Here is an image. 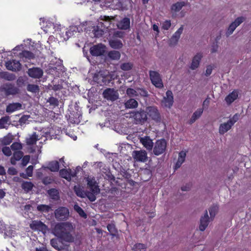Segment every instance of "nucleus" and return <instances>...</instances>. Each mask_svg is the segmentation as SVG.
Returning <instances> with one entry per match:
<instances>
[{
    "label": "nucleus",
    "mask_w": 251,
    "mask_h": 251,
    "mask_svg": "<svg viewBox=\"0 0 251 251\" xmlns=\"http://www.w3.org/2000/svg\"><path fill=\"white\" fill-rule=\"evenodd\" d=\"M75 228L72 223L66 222L58 223L51 227V233L65 242L72 243L74 241Z\"/></svg>",
    "instance_id": "f257e3e1"
},
{
    "label": "nucleus",
    "mask_w": 251,
    "mask_h": 251,
    "mask_svg": "<svg viewBox=\"0 0 251 251\" xmlns=\"http://www.w3.org/2000/svg\"><path fill=\"white\" fill-rule=\"evenodd\" d=\"M130 117L133 120L135 124H144L148 119L147 114L146 110H139L131 112L130 113Z\"/></svg>",
    "instance_id": "f03ea898"
},
{
    "label": "nucleus",
    "mask_w": 251,
    "mask_h": 251,
    "mask_svg": "<svg viewBox=\"0 0 251 251\" xmlns=\"http://www.w3.org/2000/svg\"><path fill=\"white\" fill-rule=\"evenodd\" d=\"M146 111L147 117L149 116L156 123H159L161 122L160 113L157 107L154 106H148L146 108Z\"/></svg>",
    "instance_id": "7ed1b4c3"
},
{
    "label": "nucleus",
    "mask_w": 251,
    "mask_h": 251,
    "mask_svg": "<svg viewBox=\"0 0 251 251\" xmlns=\"http://www.w3.org/2000/svg\"><path fill=\"white\" fill-rule=\"evenodd\" d=\"M153 147V154L158 156L165 152L167 147V142L164 139L158 140L155 142Z\"/></svg>",
    "instance_id": "20e7f679"
},
{
    "label": "nucleus",
    "mask_w": 251,
    "mask_h": 251,
    "mask_svg": "<svg viewBox=\"0 0 251 251\" xmlns=\"http://www.w3.org/2000/svg\"><path fill=\"white\" fill-rule=\"evenodd\" d=\"M149 75L151 83L156 88H162L163 83L160 74L155 71H150Z\"/></svg>",
    "instance_id": "39448f33"
},
{
    "label": "nucleus",
    "mask_w": 251,
    "mask_h": 251,
    "mask_svg": "<svg viewBox=\"0 0 251 251\" xmlns=\"http://www.w3.org/2000/svg\"><path fill=\"white\" fill-rule=\"evenodd\" d=\"M135 161L145 163L148 161V154L144 150L133 151L131 153Z\"/></svg>",
    "instance_id": "423d86ee"
},
{
    "label": "nucleus",
    "mask_w": 251,
    "mask_h": 251,
    "mask_svg": "<svg viewBox=\"0 0 251 251\" xmlns=\"http://www.w3.org/2000/svg\"><path fill=\"white\" fill-rule=\"evenodd\" d=\"M103 97L107 100L114 101L119 99V93L117 90L113 88H106L102 93Z\"/></svg>",
    "instance_id": "0eeeda50"
},
{
    "label": "nucleus",
    "mask_w": 251,
    "mask_h": 251,
    "mask_svg": "<svg viewBox=\"0 0 251 251\" xmlns=\"http://www.w3.org/2000/svg\"><path fill=\"white\" fill-rule=\"evenodd\" d=\"M55 218L59 221L66 220L69 216V211L67 208L60 207L54 212Z\"/></svg>",
    "instance_id": "6e6552de"
},
{
    "label": "nucleus",
    "mask_w": 251,
    "mask_h": 251,
    "mask_svg": "<svg viewBox=\"0 0 251 251\" xmlns=\"http://www.w3.org/2000/svg\"><path fill=\"white\" fill-rule=\"evenodd\" d=\"M1 91L7 96L14 95L19 93V89L14 84L6 83L1 86Z\"/></svg>",
    "instance_id": "1a4fd4ad"
},
{
    "label": "nucleus",
    "mask_w": 251,
    "mask_h": 251,
    "mask_svg": "<svg viewBox=\"0 0 251 251\" xmlns=\"http://www.w3.org/2000/svg\"><path fill=\"white\" fill-rule=\"evenodd\" d=\"M245 20L244 17H239L236 18L234 22L230 24L226 32V36H229L233 33L236 28L242 23Z\"/></svg>",
    "instance_id": "9d476101"
},
{
    "label": "nucleus",
    "mask_w": 251,
    "mask_h": 251,
    "mask_svg": "<svg viewBox=\"0 0 251 251\" xmlns=\"http://www.w3.org/2000/svg\"><path fill=\"white\" fill-rule=\"evenodd\" d=\"M174 97L173 93L171 91H167L166 93V96L164 97L161 101V104L163 106L170 108L173 104Z\"/></svg>",
    "instance_id": "9b49d317"
},
{
    "label": "nucleus",
    "mask_w": 251,
    "mask_h": 251,
    "mask_svg": "<svg viewBox=\"0 0 251 251\" xmlns=\"http://www.w3.org/2000/svg\"><path fill=\"white\" fill-rule=\"evenodd\" d=\"M30 228L34 230H39L45 233L48 230V226L40 221H33L30 224Z\"/></svg>",
    "instance_id": "f8f14e48"
},
{
    "label": "nucleus",
    "mask_w": 251,
    "mask_h": 251,
    "mask_svg": "<svg viewBox=\"0 0 251 251\" xmlns=\"http://www.w3.org/2000/svg\"><path fill=\"white\" fill-rule=\"evenodd\" d=\"M105 50V46L101 44L94 45L90 48V52L93 56L102 55Z\"/></svg>",
    "instance_id": "ddd939ff"
},
{
    "label": "nucleus",
    "mask_w": 251,
    "mask_h": 251,
    "mask_svg": "<svg viewBox=\"0 0 251 251\" xmlns=\"http://www.w3.org/2000/svg\"><path fill=\"white\" fill-rule=\"evenodd\" d=\"M113 18L110 17L109 16H100V21L99 22L98 25V27H101L104 30H106L107 29L109 25L111 24V20H113Z\"/></svg>",
    "instance_id": "4468645a"
},
{
    "label": "nucleus",
    "mask_w": 251,
    "mask_h": 251,
    "mask_svg": "<svg viewBox=\"0 0 251 251\" xmlns=\"http://www.w3.org/2000/svg\"><path fill=\"white\" fill-rule=\"evenodd\" d=\"M28 75L33 78H40L43 75V71L38 67H33L28 69Z\"/></svg>",
    "instance_id": "2eb2a0df"
},
{
    "label": "nucleus",
    "mask_w": 251,
    "mask_h": 251,
    "mask_svg": "<svg viewBox=\"0 0 251 251\" xmlns=\"http://www.w3.org/2000/svg\"><path fill=\"white\" fill-rule=\"evenodd\" d=\"M210 219L207 211L206 210L204 215L201 216L200 219L199 229L201 231H203L206 228L209 223Z\"/></svg>",
    "instance_id": "dca6fc26"
},
{
    "label": "nucleus",
    "mask_w": 251,
    "mask_h": 251,
    "mask_svg": "<svg viewBox=\"0 0 251 251\" xmlns=\"http://www.w3.org/2000/svg\"><path fill=\"white\" fill-rule=\"evenodd\" d=\"M6 68L12 71H19L21 68V65L19 61L16 60L9 61L5 63Z\"/></svg>",
    "instance_id": "f3484780"
},
{
    "label": "nucleus",
    "mask_w": 251,
    "mask_h": 251,
    "mask_svg": "<svg viewBox=\"0 0 251 251\" xmlns=\"http://www.w3.org/2000/svg\"><path fill=\"white\" fill-rule=\"evenodd\" d=\"M183 30V25H181L178 30L175 32L170 40L169 44L170 46H174L177 44Z\"/></svg>",
    "instance_id": "a211bd4d"
},
{
    "label": "nucleus",
    "mask_w": 251,
    "mask_h": 251,
    "mask_svg": "<svg viewBox=\"0 0 251 251\" xmlns=\"http://www.w3.org/2000/svg\"><path fill=\"white\" fill-rule=\"evenodd\" d=\"M140 142L148 151H152L153 143L150 137L145 136L142 137L140 139Z\"/></svg>",
    "instance_id": "6ab92c4d"
},
{
    "label": "nucleus",
    "mask_w": 251,
    "mask_h": 251,
    "mask_svg": "<svg viewBox=\"0 0 251 251\" xmlns=\"http://www.w3.org/2000/svg\"><path fill=\"white\" fill-rule=\"evenodd\" d=\"M202 57L201 53H197L193 58L190 68L195 70L199 67L200 61Z\"/></svg>",
    "instance_id": "aec40b11"
},
{
    "label": "nucleus",
    "mask_w": 251,
    "mask_h": 251,
    "mask_svg": "<svg viewBox=\"0 0 251 251\" xmlns=\"http://www.w3.org/2000/svg\"><path fill=\"white\" fill-rule=\"evenodd\" d=\"M40 138L36 132L29 134L25 138V143L27 145L32 146L35 145L37 141L39 140Z\"/></svg>",
    "instance_id": "412c9836"
},
{
    "label": "nucleus",
    "mask_w": 251,
    "mask_h": 251,
    "mask_svg": "<svg viewBox=\"0 0 251 251\" xmlns=\"http://www.w3.org/2000/svg\"><path fill=\"white\" fill-rule=\"evenodd\" d=\"M87 185L90 190H93L94 193H100V189L98 185H97L95 179L94 178L88 177L87 178Z\"/></svg>",
    "instance_id": "4be33fe9"
},
{
    "label": "nucleus",
    "mask_w": 251,
    "mask_h": 251,
    "mask_svg": "<svg viewBox=\"0 0 251 251\" xmlns=\"http://www.w3.org/2000/svg\"><path fill=\"white\" fill-rule=\"evenodd\" d=\"M233 126L228 121L227 122L223 123L220 124L219 127V133L221 135H223L229 131Z\"/></svg>",
    "instance_id": "5701e85b"
},
{
    "label": "nucleus",
    "mask_w": 251,
    "mask_h": 251,
    "mask_svg": "<svg viewBox=\"0 0 251 251\" xmlns=\"http://www.w3.org/2000/svg\"><path fill=\"white\" fill-rule=\"evenodd\" d=\"M22 108V105L19 102L12 103L9 104L6 108V111L7 113H12Z\"/></svg>",
    "instance_id": "b1692460"
},
{
    "label": "nucleus",
    "mask_w": 251,
    "mask_h": 251,
    "mask_svg": "<svg viewBox=\"0 0 251 251\" xmlns=\"http://www.w3.org/2000/svg\"><path fill=\"white\" fill-rule=\"evenodd\" d=\"M107 74L104 71H100L98 73L95 74L94 76V79L95 81L98 83L104 82L105 81V77Z\"/></svg>",
    "instance_id": "393cba45"
},
{
    "label": "nucleus",
    "mask_w": 251,
    "mask_h": 251,
    "mask_svg": "<svg viewBox=\"0 0 251 251\" xmlns=\"http://www.w3.org/2000/svg\"><path fill=\"white\" fill-rule=\"evenodd\" d=\"M109 43L110 47L114 49H120L122 48L123 46L122 41L115 38L109 40Z\"/></svg>",
    "instance_id": "a878e982"
},
{
    "label": "nucleus",
    "mask_w": 251,
    "mask_h": 251,
    "mask_svg": "<svg viewBox=\"0 0 251 251\" xmlns=\"http://www.w3.org/2000/svg\"><path fill=\"white\" fill-rule=\"evenodd\" d=\"M238 97V92L236 90H234L228 95L225 98V100L227 104H230L235 100L237 99Z\"/></svg>",
    "instance_id": "bb28decb"
},
{
    "label": "nucleus",
    "mask_w": 251,
    "mask_h": 251,
    "mask_svg": "<svg viewBox=\"0 0 251 251\" xmlns=\"http://www.w3.org/2000/svg\"><path fill=\"white\" fill-rule=\"evenodd\" d=\"M118 27L122 29L126 30L130 27V20L128 18H124L118 24Z\"/></svg>",
    "instance_id": "cd10ccee"
},
{
    "label": "nucleus",
    "mask_w": 251,
    "mask_h": 251,
    "mask_svg": "<svg viewBox=\"0 0 251 251\" xmlns=\"http://www.w3.org/2000/svg\"><path fill=\"white\" fill-rule=\"evenodd\" d=\"M186 156V152L181 151L179 153L177 161L175 165V169L179 168L184 162Z\"/></svg>",
    "instance_id": "c85d7f7f"
},
{
    "label": "nucleus",
    "mask_w": 251,
    "mask_h": 251,
    "mask_svg": "<svg viewBox=\"0 0 251 251\" xmlns=\"http://www.w3.org/2000/svg\"><path fill=\"white\" fill-rule=\"evenodd\" d=\"M185 4L186 3L184 1H178L173 4L171 8L172 12L176 13L179 12Z\"/></svg>",
    "instance_id": "c756f323"
},
{
    "label": "nucleus",
    "mask_w": 251,
    "mask_h": 251,
    "mask_svg": "<svg viewBox=\"0 0 251 251\" xmlns=\"http://www.w3.org/2000/svg\"><path fill=\"white\" fill-rule=\"evenodd\" d=\"M11 124L9 116H4L0 119V128H7Z\"/></svg>",
    "instance_id": "7c9ffc66"
},
{
    "label": "nucleus",
    "mask_w": 251,
    "mask_h": 251,
    "mask_svg": "<svg viewBox=\"0 0 251 251\" xmlns=\"http://www.w3.org/2000/svg\"><path fill=\"white\" fill-rule=\"evenodd\" d=\"M23 156V152L21 151H14L13 156L11 158V163L15 165L17 161L20 160Z\"/></svg>",
    "instance_id": "2f4dec72"
},
{
    "label": "nucleus",
    "mask_w": 251,
    "mask_h": 251,
    "mask_svg": "<svg viewBox=\"0 0 251 251\" xmlns=\"http://www.w3.org/2000/svg\"><path fill=\"white\" fill-rule=\"evenodd\" d=\"M13 139V135L9 133L4 137L0 138V142L3 145H8L12 142Z\"/></svg>",
    "instance_id": "473e14b6"
},
{
    "label": "nucleus",
    "mask_w": 251,
    "mask_h": 251,
    "mask_svg": "<svg viewBox=\"0 0 251 251\" xmlns=\"http://www.w3.org/2000/svg\"><path fill=\"white\" fill-rule=\"evenodd\" d=\"M125 105L126 108L131 109L137 107L138 103L135 100L130 99L125 102Z\"/></svg>",
    "instance_id": "72a5a7b5"
},
{
    "label": "nucleus",
    "mask_w": 251,
    "mask_h": 251,
    "mask_svg": "<svg viewBox=\"0 0 251 251\" xmlns=\"http://www.w3.org/2000/svg\"><path fill=\"white\" fill-rule=\"evenodd\" d=\"M46 168L49 169L51 172H57L59 169V163L57 161H51Z\"/></svg>",
    "instance_id": "f704fd0d"
},
{
    "label": "nucleus",
    "mask_w": 251,
    "mask_h": 251,
    "mask_svg": "<svg viewBox=\"0 0 251 251\" xmlns=\"http://www.w3.org/2000/svg\"><path fill=\"white\" fill-rule=\"evenodd\" d=\"M0 77L8 81H12L16 78V76L14 74L8 72H0Z\"/></svg>",
    "instance_id": "c9c22d12"
},
{
    "label": "nucleus",
    "mask_w": 251,
    "mask_h": 251,
    "mask_svg": "<svg viewBox=\"0 0 251 251\" xmlns=\"http://www.w3.org/2000/svg\"><path fill=\"white\" fill-rule=\"evenodd\" d=\"M33 186L34 185L31 182L24 181L21 187L25 192L28 193L32 189Z\"/></svg>",
    "instance_id": "e433bc0d"
},
{
    "label": "nucleus",
    "mask_w": 251,
    "mask_h": 251,
    "mask_svg": "<svg viewBox=\"0 0 251 251\" xmlns=\"http://www.w3.org/2000/svg\"><path fill=\"white\" fill-rule=\"evenodd\" d=\"M203 112V109L201 108H199L197 109L193 114L191 119L190 120L189 123L190 124L194 123L197 119L199 118Z\"/></svg>",
    "instance_id": "4c0bfd02"
},
{
    "label": "nucleus",
    "mask_w": 251,
    "mask_h": 251,
    "mask_svg": "<svg viewBox=\"0 0 251 251\" xmlns=\"http://www.w3.org/2000/svg\"><path fill=\"white\" fill-rule=\"evenodd\" d=\"M74 190L78 197L82 198L86 197V192L83 190L82 188L80 186H75Z\"/></svg>",
    "instance_id": "58836bf2"
},
{
    "label": "nucleus",
    "mask_w": 251,
    "mask_h": 251,
    "mask_svg": "<svg viewBox=\"0 0 251 251\" xmlns=\"http://www.w3.org/2000/svg\"><path fill=\"white\" fill-rule=\"evenodd\" d=\"M219 210L217 205H213L209 208V212L210 216V219L213 220Z\"/></svg>",
    "instance_id": "ea45409f"
},
{
    "label": "nucleus",
    "mask_w": 251,
    "mask_h": 251,
    "mask_svg": "<svg viewBox=\"0 0 251 251\" xmlns=\"http://www.w3.org/2000/svg\"><path fill=\"white\" fill-rule=\"evenodd\" d=\"M108 56L112 60H118L120 58L121 54L117 50H112L108 52Z\"/></svg>",
    "instance_id": "a19ab883"
},
{
    "label": "nucleus",
    "mask_w": 251,
    "mask_h": 251,
    "mask_svg": "<svg viewBox=\"0 0 251 251\" xmlns=\"http://www.w3.org/2000/svg\"><path fill=\"white\" fill-rule=\"evenodd\" d=\"M48 193L50 197L54 200H57L59 199V193L58 191L55 189H50L48 191Z\"/></svg>",
    "instance_id": "79ce46f5"
},
{
    "label": "nucleus",
    "mask_w": 251,
    "mask_h": 251,
    "mask_svg": "<svg viewBox=\"0 0 251 251\" xmlns=\"http://www.w3.org/2000/svg\"><path fill=\"white\" fill-rule=\"evenodd\" d=\"M133 64L131 62H125L120 65V68L124 71H127L132 69Z\"/></svg>",
    "instance_id": "37998d69"
},
{
    "label": "nucleus",
    "mask_w": 251,
    "mask_h": 251,
    "mask_svg": "<svg viewBox=\"0 0 251 251\" xmlns=\"http://www.w3.org/2000/svg\"><path fill=\"white\" fill-rule=\"evenodd\" d=\"M37 209L41 212L48 213L51 210V206L46 204L38 205Z\"/></svg>",
    "instance_id": "c03bdc74"
},
{
    "label": "nucleus",
    "mask_w": 251,
    "mask_h": 251,
    "mask_svg": "<svg viewBox=\"0 0 251 251\" xmlns=\"http://www.w3.org/2000/svg\"><path fill=\"white\" fill-rule=\"evenodd\" d=\"M20 55L21 57H25L28 59H33L34 57L33 53L27 50L23 51Z\"/></svg>",
    "instance_id": "a18cd8bd"
},
{
    "label": "nucleus",
    "mask_w": 251,
    "mask_h": 251,
    "mask_svg": "<svg viewBox=\"0 0 251 251\" xmlns=\"http://www.w3.org/2000/svg\"><path fill=\"white\" fill-rule=\"evenodd\" d=\"M39 87L35 84H28L27 86V90L29 92L36 93L39 92Z\"/></svg>",
    "instance_id": "49530a36"
},
{
    "label": "nucleus",
    "mask_w": 251,
    "mask_h": 251,
    "mask_svg": "<svg viewBox=\"0 0 251 251\" xmlns=\"http://www.w3.org/2000/svg\"><path fill=\"white\" fill-rule=\"evenodd\" d=\"M94 191L93 190H90V191L86 192V197L88 198V199L91 201H94L96 200V195H98L99 193H94Z\"/></svg>",
    "instance_id": "de8ad7c7"
},
{
    "label": "nucleus",
    "mask_w": 251,
    "mask_h": 251,
    "mask_svg": "<svg viewBox=\"0 0 251 251\" xmlns=\"http://www.w3.org/2000/svg\"><path fill=\"white\" fill-rule=\"evenodd\" d=\"M74 208L81 217L84 218H87V215L84 212V210L79 206H78V205L75 204Z\"/></svg>",
    "instance_id": "09e8293b"
},
{
    "label": "nucleus",
    "mask_w": 251,
    "mask_h": 251,
    "mask_svg": "<svg viewBox=\"0 0 251 251\" xmlns=\"http://www.w3.org/2000/svg\"><path fill=\"white\" fill-rule=\"evenodd\" d=\"M50 244L53 248L58 251H60L62 249V247L59 246L58 241L56 238H53L51 239L50 241Z\"/></svg>",
    "instance_id": "8fccbe9b"
},
{
    "label": "nucleus",
    "mask_w": 251,
    "mask_h": 251,
    "mask_svg": "<svg viewBox=\"0 0 251 251\" xmlns=\"http://www.w3.org/2000/svg\"><path fill=\"white\" fill-rule=\"evenodd\" d=\"M133 251H146V246L142 244H135L133 247Z\"/></svg>",
    "instance_id": "3c124183"
},
{
    "label": "nucleus",
    "mask_w": 251,
    "mask_h": 251,
    "mask_svg": "<svg viewBox=\"0 0 251 251\" xmlns=\"http://www.w3.org/2000/svg\"><path fill=\"white\" fill-rule=\"evenodd\" d=\"M60 174L62 177L67 180L71 179V173L67 170H61L60 171Z\"/></svg>",
    "instance_id": "603ef678"
},
{
    "label": "nucleus",
    "mask_w": 251,
    "mask_h": 251,
    "mask_svg": "<svg viewBox=\"0 0 251 251\" xmlns=\"http://www.w3.org/2000/svg\"><path fill=\"white\" fill-rule=\"evenodd\" d=\"M126 94L130 97H134L138 96V92L132 88H127L126 91Z\"/></svg>",
    "instance_id": "864d4df0"
},
{
    "label": "nucleus",
    "mask_w": 251,
    "mask_h": 251,
    "mask_svg": "<svg viewBox=\"0 0 251 251\" xmlns=\"http://www.w3.org/2000/svg\"><path fill=\"white\" fill-rule=\"evenodd\" d=\"M94 31L95 36L96 37H100L103 34L105 30L101 27L98 28L97 25V28H95Z\"/></svg>",
    "instance_id": "5fc2aeb1"
},
{
    "label": "nucleus",
    "mask_w": 251,
    "mask_h": 251,
    "mask_svg": "<svg viewBox=\"0 0 251 251\" xmlns=\"http://www.w3.org/2000/svg\"><path fill=\"white\" fill-rule=\"evenodd\" d=\"M11 149L15 151H20L22 149V145L19 142H14L11 146Z\"/></svg>",
    "instance_id": "6e6d98bb"
},
{
    "label": "nucleus",
    "mask_w": 251,
    "mask_h": 251,
    "mask_svg": "<svg viewBox=\"0 0 251 251\" xmlns=\"http://www.w3.org/2000/svg\"><path fill=\"white\" fill-rule=\"evenodd\" d=\"M4 234L7 237H12L15 234V231L8 227L5 230Z\"/></svg>",
    "instance_id": "4d7b16f0"
},
{
    "label": "nucleus",
    "mask_w": 251,
    "mask_h": 251,
    "mask_svg": "<svg viewBox=\"0 0 251 251\" xmlns=\"http://www.w3.org/2000/svg\"><path fill=\"white\" fill-rule=\"evenodd\" d=\"M107 228L110 234L112 235H115L116 233V229L115 225L113 224H108Z\"/></svg>",
    "instance_id": "13d9d810"
},
{
    "label": "nucleus",
    "mask_w": 251,
    "mask_h": 251,
    "mask_svg": "<svg viewBox=\"0 0 251 251\" xmlns=\"http://www.w3.org/2000/svg\"><path fill=\"white\" fill-rule=\"evenodd\" d=\"M240 115L238 113L235 114L228 121L231 124L232 126L239 120Z\"/></svg>",
    "instance_id": "bf43d9fd"
},
{
    "label": "nucleus",
    "mask_w": 251,
    "mask_h": 251,
    "mask_svg": "<svg viewBox=\"0 0 251 251\" xmlns=\"http://www.w3.org/2000/svg\"><path fill=\"white\" fill-rule=\"evenodd\" d=\"M29 118H30L29 115H24V116H22L19 120V123L20 125L22 126V125L25 124Z\"/></svg>",
    "instance_id": "052dcab7"
},
{
    "label": "nucleus",
    "mask_w": 251,
    "mask_h": 251,
    "mask_svg": "<svg viewBox=\"0 0 251 251\" xmlns=\"http://www.w3.org/2000/svg\"><path fill=\"white\" fill-rule=\"evenodd\" d=\"M11 149L8 147H4L2 149V151L4 155L7 156H9L12 154Z\"/></svg>",
    "instance_id": "680f3d73"
},
{
    "label": "nucleus",
    "mask_w": 251,
    "mask_h": 251,
    "mask_svg": "<svg viewBox=\"0 0 251 251\" xmlns=\"http://www.w3.org/2000/svg\"><path fill=\"white\" fill-rule=\"evenodd\" d=\"M53 181V179L51 177H45L42 179V182L45 185H48L51 183Z\"/></svg>",
    "instance_id": "e2e57ef3"
},
{
    "label": "nucleus",
    "mask_w": 251,
    "mask_h": 251,
    "mask_svg": "<svg viewBox=\"0 0 251 251\" xmlns=\"http://www.w3.org/2000/svg\"><path fill=\"white\" fill-rule=\"evenodd\" d=\"M213 69V66L210 65H208L206 67V71H205V75L206 76H208L209 75H210L212 72V70Z\"/></svg>",
    "instance_id": "0e129e2a"
},
{
    "label": "nucleus",
    "mask_w": 251,
    "mask_h": 251,
    "mask_svg": "<svg viewBox=\"0 0 251 251\" xmlns=\"http://www.w3.org/2000/svg\"><path fill=\"white\" fill-rule=\"evenodd\" d=\"M171 21L167 20L162 24V28L164 30H168L171 26Z\"/></svg>",
    "instance_id": "69168bd1"
},
{
    "label": "nucleus",
    "mask_w": 251,
    "mask_h": 251,
    "mask_svg": "<svg viewBox=\"0 0 251 251\" xmlns=\"http://www.w3.org/2000/svg\"><path fill=\"white\" fill-rule=\"evenodd\" d=\"M33 170V166L32 165L29 166L26 169V173L27 176H32V172Z\"/></svg>",
    "instance_id": "338daca9"
},
{
    "label": "nucleus",
    "mask_w": 251,
    "mask_h": 251,
    "mask_svg": "<svg viewBox=\"0 0 251 251\" xmlns=\"http://www.w3.org/2000/svg\"><path fill=\"white\" fill-rule=\"evenodd\" d=\"M30 159V156L29 155H25L22 158V165L25 166L28 163Z\"/></svg>",
    "instance_id": "774afa93"
}]
</instances>
